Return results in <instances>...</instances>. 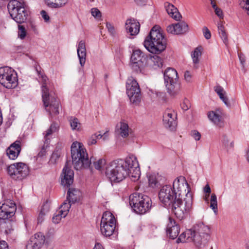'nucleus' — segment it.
<instances>
[{"mask_svg": "<svg viewBox=\"0 0 249 249\" xmlns=\"http://www.w3.org/2000/svg\"><path fill=\"white\" fill-rule=\"evenodd\" d=\"M58 127L57 124L53 123L50 127L43 133L44 141L46 145L50 144V139L52 137V134L58 130Z\"/></svg>", "mask_w": 249, "mask_h": 249, "instance_id": "33", "label": "nucleus"}, {"mask_svg": "<svg viewBox=\"0 0 249 249\" xmlns=\"http://www.w3.org/2000/svg\"><path fill=\"white\" fill-rule=\"evenodd\" d=\"M17 207L15 203L11 200H8L0 206V219L8 220L15 214Z\"/></svg>", "mask_w": 249, "mask_h": 249, "instance_id": "15", "label": "nucleus"}, {"mask_svg": "<svg viewBox=\"0 0 249 249\" xmlns=\"http://www.w3.org/2000/svg\"><path fill=\"white\" fill-rule=\"evenodd\" d=\"M47 5L50 8L58 9L64 7L69 0H45Z\"/></svg>", "mask_w": 249, "mask_h": 249, "instance_id": "35", "label": "nucleus"}, {"mask_svg": "<svg viewBox=\"0 0 249 249\" xmlns=\"http://www.w3.org/2000/svg\"><path fill=\"white\" fill-rule=\"evenodd\" d=\"M210 207L213 210L215 214H217L218 212V204L217 196L215 194L211 195Z\"/></svg>", "mask_w": 249, "mask_h": 249, "instance_id": "40", "label": "nucleus"}, {"mask_svg": "<svg viewBox=\"0 0 249 249\" xmlns=\"http://www.w3.org/2000/svg\"><path fill=\"white\" fill-rule=\"evenodd\" d=\"M51 203L49 201H46L42 205L40 212L47 214L50 210Z\"/></svg>", "mask_w": 249, "mask_h": 249, "instance_id": "50", "label": "nucleus"}, {"mask_svg": "<svg viewBox=\"0 0 249 249\" xmlns=\"http://www.w3.org/2000/svg\"><path fill=\"white\" fill-rule=\"evenodd\" d=\"M191 135L196 141H199L201 138L200 133L196 130H192Z\"/></svg>", "mask_w": 249, "mask_h": 249, "instance_id": "55", "label": "nucleus"}, {"mask_svg": "<svg viewBox=\"0 0 249 249\" xmlns=\"http://www.w3.org/2000/svg\"><path fill=\"white\" fill-rule=\"evenodd\" d=\"M106 27L110 35L112 36H115V30L114 26L110 23L107 22Z\"/></svg>", "mask_w": 249, "mask_h": 249, "instance_id": "53", "label": "nucleus"}, {"mask_svg": "<svg viewBox=\"0 0 249 249\" xmlns=\"http://www.w3.org/2000/svg\"><path fill=\"white\" fill-rule=\"evenodd\" d=\"M214 11H215V14L218 17H219V18H223V12L220 8L217 7V8L214 9Z\"/></svg>", "mask_w": 249, "mask_h": 249, "instance_id": "62", "label": "nucleus"}, {"mask_svg": "<svg viewBox=\"0 0 249 249\" xmlns=\"http://www.w3.org/2000/svg\"><path fill=\"white\" fill-rule=\"evenodd\" d=\"M95 168L99 171H102L106 168L107 164H106V160L104 159H99L98 160L94 162Z\"/></svg>", "mask_w": 249, "mask_h": 249, "instance_id": "43", "label": "nucleus"}, {"mask_svg": "<svg viewBox=\"0 0 249 249\" xmlns=\"http://www.w3.org/2000/svg\"><path fill=\"white\" fill-rule=\"evenodd\" d=\"M77 55L81 67H83L86 62V49L85 42L84 40L79 42L77 48Z\"/></svg>", "mask_w": 249, "mask_h": 249, "instance_id": "28", "label": "nucleus"}, {"mask_svg": "<svg viewBox=\"0 0 249 249\" xmlns=\"http://www.w3.org/2000/svg\"><path fill=\"white\" fill-rule=\"evenodd\" d=\"M102 138V134L95 133L92 135L88 139V144L89 145L95 144L97 143V140Z\"/></svg>", "mask_w": 249, "mask_h": 249, "instance_id": "45", "label": "nucleus"}, {"mask_svg": "<svg viewBox=\"0 0 249 249\" xmlns=\"http://www.w3.org/2000/svg\"><path fill=\"white\" fill-rule=\"evenodd\" d=\"M8 174L13 179L21 180L29 174L28 166L23 162H16L9 165L7 169Z\"/></svg>", "mask_w": 249, "mask_h": 249, "instance_id": "10", "label": "nucleus"}, {"mask_svg": "<svg viewBox=\"0 0 249 249\" xmlns=\"http://www.w3.org/2000/svg\"><path fill=\"white\" fill-rule=\"evenodd\" d=\"M194 229L195 247L197 249H203L210 241L212 232L211 227L203 222H198L194 226Z\"/></svg>", "mask_w": 249, "mask_h": 249, "instance_id": "6", "label": "nucleus"}, {"mask_svg": "<svg viewBox=\"0 0 249 249\" xmlns=\"http://www.w3.org/2000/svg\"><path fill=\"white\" fill-rule=\"evenodd\" d=\"M140 25L139 22L134 19H129L126 21L125 29L130 36H136L140 31Z\"/></svg>", "mask_w": 249, "mask_h": 249, "instance_id": "25", "label": "nucleus"}, {"mask_svg": "<svg viewBox=\"0 0 249 249\" xmlns=\"http://www.w3.org/2000/svg\"><path fill=\"white\" fill-rule=\"evenodd\" d=\"M36 71L39 76V78L42 82L41 92L43 105L46 110L52 116H54L59 114V101L56 98L54 92L53 90H50L47 84L48 78L39 71L36 67Z\"/></svg>", "mask_w": 249, "mask_h": 249, "instance_id": "1", "label": "nucleus"}, {"mask_svg": "<svg viewBox=\"0 0 249 249\" xmlns=\"http://www.w3.org/2000/svg\"><path fill=\"white\" fill-rule=\"evenodd\" d=\"M209 120L216 126L221 128L224 125V119L219 110L210 111L207 113Z\"/></svg>", "mask_w": 249, "mask_h": 249, "instance_id": "23", "label": "nucleus"}, {"mask_svg": "<svg viewBox=\"0 0 249 249\" xmlns=\"http://www.w3.org/2000/svg\"><path fill=\"white\" fill-rule=\"evenodd\" d=\"M101 224L107 225H116V220L110 212L106 211L103 214Z\"/></svg>", "mask_w": 249, "mask_h": 249, "instance_id": "32", "label": "nucleus"}, {"mask_svg": "<svg viewBox=\"0 0 249 249\" xmlns=\"http://www.w3.org/2000/svg\"><path fill=\"white\" fill-rule=\"evenodd\" d=\"M148 179L149 186L155 188L160 185L162 177L158 174H151L148 176Z\"/></svg>", "mask_w": 249, "mask_h": 249, "instance_id": "34", "label": "nucleus"}, {"mask_svg": "<svg viewBox=\"0 0 249 249\" xmlns=\"http://www.w3.org/2000/svg\"><path fill=\"white\" fill-rule=\"evenodd\" d=\"M159 197L161 202L166 207H170L178 198L170 185L162 187L159 192Z\"/></svg>", "mask_w": 249, "mask_h": 249, "instance_id": "14", "label": "nucleus"}, {"mask_svg": "<svg viewBox=\"0 0 249 249\" xmlns=\"http://www.w3.org/2000/svg\"><path fill=\"white\" fill-rule=\"evenodd\" d=\"M196 233L194 230L188 229L182 233L177 239V243L193 241L194 243Z\"/></svg>", "mask_w": 249, "mask_h": 249, "instance_id": "30", "label": "nucleus"}, {"mask_svg": "<svg viewBox=\"0 0 249 249\" xmlns=\"http://www.w3.org/2000/svg\"><path fill=\"white\" fill-rule=\"evenodd\" d=\"M21 149L20 142L16 141L7 148L6 154L10 159L14 160L18 157Z\"/></svg>", "mask_w": 249, "mask_h": 249, "instance_id": "24", "label": "nucleus"}, {"mask_svg": "<svg viewBox=\"0 0 249 249\" xmlns=\"http://www.w3.org/2000/svg\"><path fill=\"white\" fill-rule=\"evenodd\" d=\"M188 26L184 22L172 24L167 27V32L173 35H180L188 31Z\"/></svg>", "mask_w": 249, "mask_h": 249, "instance_id": "22", "label": "nucleus"}, {"mask_svg": "<svg viewBox=\"0 0 249 249\" xmlns=\"http://www.w3.org/2000/svg\"><path fill=\"white\" fill-rule=\"evenodd\" d=\"M129 204L136 213L140 214L145 213L152 207L149 197L137 193L129 196Z\"/></svg>", "mask_w": 249, "mask_h": 249, "instance_id": "7", "label": "nucleus"}, {"mask_svg": "<svg viewBox=\"0 0 249 249\" xmlns=\"http://www.w3.org/2000/svg\"><path fill=\"white\" fill-rule=\"evenodd\" d=\"M9 13L16 22L21 23L27 19V12L23 0H11L7 5Z\"/></svg>", "mask_w": 249, "mask_h": 249, "instance_id": "8", "label": "nucleus"}, {"mask_svg": "<svg viewBox=\"0 0 249 249\" xmlns=\"http://www.w3.org/2000/svg\"><path fill=\"white\" fill-rule=\"evenodd\" d=\"M203 34L206 39H209L211 37V34L210 30L206 27H204L202 29Z\"/></svg>", "mask_w": 249, "mask_h": 249, "instance_id": "54", "label": "nucleus"}, {"mask_svg": "<svg viewBox=\"0 0 249 249\" xmlns=\"http://www.w3.org/2000/svg\"><path fill=\"white\" fill-rule=\"evenodd\" d=\"M151 61L153 63L154 69L160 68L163 65L162 59L158 55H154L151 57Z\"/></svg>", "mask_w": 249, "mask_h": 249, "instance_id": "41", "label": "nucleus"}, {"mask_svg": "<svg viewBox=\"0 0 249 249\" xmlns=\"http://www.w3.org/2000/svg\"><path fill=\"white\" fill-rule=\"evenodd\" d=\"M164 7L168 14L171 17L177 21L180 20L181 16L174 5L166 2L164 4Z\"/></svg>", "mask_w": 249, "mask_h": 249, "instance_id": "31", "label": "nucleus"}, {"mask_svg": "<svg viewBox=\"0 0 249 249\" xmlns=\"http://www.w3.org/2000/svg\"><path fill=\"white\" fill-rule=\"evenodd\" d=\"M177 76H178V73L177 71L173 68H168L164 72V78L168 77H177Z\"/></svg>", "mask_w": 249, "mask_h": 249, "instance_id": "46", "label": "nucleus"}, {"mask_svg": "<svg viewBox=\"0 0 249 249\" xmlns=\"http://www.w3.org/2000/svg\"><path fill=\"white\" fill-rule=\"evenodd\" d=\"M241 6L245 9L249 15V0H242L240 3Z\"/></svg>", "mask_w": 249, "mask_h": 249, "instance_id": "52", "label": "nucleus"}, {"mask_svg": "<svg viewBox=\"0 0 249 249\" xmlns=\"http://www.w3.org/2000/svg\"><path fill=\"white\" fill-rule=\"evenodd\" d=\"M73 171L69 166V162H66L61 174V184L64 186H70L73 181Z\"/></svg>", "mask_w": 249, "mask_h": 249, "instance_id": "20", "label": "nucleus"}, {"mask_svg": "<svg viewBox=\"0 0 249 249\" xmlns=\"http://www.w3.org/2000/svg\"><path fill=\"white\" fill-rule=\"evenodd\" d=\"M0 249H9L8 244L5 241H0Z\"/></svg>", "mask_w": 249, "mask_h": 249, "instance_id": "64", "label": "nucleus"}, {"mask_svg": "<svg viewBox=\"0 0 249 249\" xmlns=\"http://www.w3.org/2000/svg\"><path fill=\"white\" fill-rule=\"evenodd\" d=\"M177 114L171 109H166L163 115V124L170 130H174L177 126Z\"/></svg>", "mask_w": 249, "mask_h": 249, "instance_id": "17", "label": "nucleus"}, {"mask_svg": "<svg viewBox=\"0 0 249 249\" xmlns=\"http://www.w3.org/2000/svg\"><path fill=\"white\" fill-rule=\"evenodd\" d=\"M172 187L177 197H186L188 194H192L189 184L183 176L177 178L174 180Z\"/></svg>", "mask_w": 249, "mask_h": 249, "instance_id": "12", "label": "nucleus"}, {"mask_svg": "<svg viewBox=\"0 0 249 249\" xmlns=\"http://www.w3.org/2000/svg\"><path fill=\"white\" fill-rule=\"evenodd\" d=\"M0 230L7 236L11 234L13 231V229L12 228L11 221H4L3 222L1 223Z\"/></svg>", "mask_w": 249, "mask_h": 249, "instance_id": "37", "label": "nucleus"}, {"mask_svg": "<svg viewBox=\"0 0 249 249\" xmlns=\"http://www.w3.org/2000/svg\"><path fill=\"white\" fill-rule=\"evenodd\" d=\"M126 93L130 102L138 104L141 101V90L137 81L132 76L128 77L126 83Z\"/></svg>", "mask_w": 249, "mask_h": 249, "instance_id": "11", "label": "nucleus"}, {"mask_svg": "<svg viewBox=\"0 0 249 249\" xmlns=\"http://www.w3.org/2000/svg\"><path fill=\"white\" fill-rule=\"evenodd\" d=\"M69 122L73 130H78L80 128V124L77 118L71 117L70 118Z\"/></svg>", "mask_w": 249, "mask_h": 249, "instance_id": "44", "label": "nucleus"}, {"mask_svg": "<svg viewBox=\"0 0 249 249\" xmlns=\"http://www.w3.org/2000/svg\"><path fill=\"white\" fill-rule=\"evenodd\" d=\"M214 90L218 95L219 98L225 94H227L226 91L224 90V88L219 85H216L214 87Z\"/></svg>", "mask_w": 249, "mask_h": 249, "instance_id": "48", "label": "nucleus"}, {"mask_svg": "<svg viewBox=\"0 0 249 249\" xmlns=\"http://www.w3.org/2000/svg\"><path fill=\"white\" fill-rule=\"evenodd\" d=\"M71 205L66 201H64L57 211L53 215L52 218V221L54 224L59 223L62 218H65L68 214Z\"/></svg>", "mask_w": 249, "mask_h": 249, "instance_id": "21", "label": "nucleus"}, {"mask_svg": "<svg viewBox=\"0 0 249 249\" xmlns=\"http://www.w3.org/2000/svg\"><path fill=\"white\" fill-rule=\"evenodd\" d=\"M28 27L30 29L34 32L35 34H37L38 32L37 26L36 22L33 20L30 21L28 25Z\"/></svg>", "mask_w": 249, "mask_h": 249, "instance_id": "51", "label": "nucleus"}, {"mask_svg": "<svg viewBox=\"0 0 249 249\" xmlns=\"http://www.w3.org/2000/svg\"><path fill=\"white\" fill-rule=\"evenodd\" d=\"M131 68L137 72H142L146 64V57L139 49L133 51L131 57Z\"/></svg>", "mask_w": 249, "mask_h": 249, "instance_id": "13", "label": "nucleus"}, {"mask_svg": "<svg viewBox=\"0 0 249 249\" xmlns=\"http://www.w3.org/2000/svg\"><path fill=\"white\" fill-rule=\"evenodd\" d=\"M166 88L170 96L175 97L178 95L180 91V85L178 82V76L164 78Z\"/></svg>", "mask_w": 249, "mask_h": 249, "instance_id": "16", "label": "nucleus"}, {"mask_svg": "<svg viewBox=\"0 0 249 249\" xmlns=\"http://www.w3.org/2000/svg\"><path fill=\"white\" fill-rule=\"evenodd\" d=\"M193 196L188 194L186 197L178 198L170 206L172 212L180 220L188 216L192 210Z\"/></svg>", "mask_w": 249, "mask_h": 249, "instance_id": "5", "label": "nucleus"}, {"mask_svg": "<svg viewBox=\"0 0 249 249\" xmlns=\"http://www.w3.org/2000/svg\"><path fill=\"white\" fill-rule=\"evenodd\" d=\"M130 128L127 122L122 120L118 123L116 126V132L123 138H126L129 135Z\"/></svg>", "mask_w": 249, "mask_h": 249, "instance_id": "29", "label": "nucleus"}, {"mask_svg": "<svg viewBox=\"0 0 249 249\" xmlns=\"http://www.w3.org/2000/svg\"><path fill=\"white\" fill-rule=\"evenodd\" d=\"M41 15L45 22H48L50 20V17L47 12L42 10L40 12Z\"/></svg>", "mask_w": 249, "mask_h": 249, "instance_id": "60", "label": "nucleus"}, {"mask_svg": "<svg viewBox=\"0 0 249 249\" xmlns=\"http://www.w3.org/2000/svg\"><path fill=\"white\" fill-rule=\"evenodd\" d=\"M217 27L219 36H220L224 43L226 44L228 41L227 36L222 23H219L218 24Z\"/></svg>", "mask_w": 249, "mask_h": 249, "instance_id": "42", "label": "nucleus"}, {"mask_svg": "<svg viewBox=\"0 0 249 249\" xmlns=\"http://www.w3.org/2000/svg\"><path fill=\"white\" fill-rule=\"evenodd\" d=\"M81 196V193L79 190L73 188H70L67 193V199L65 201L69 203L71 205V203H74L79 201Z\"/></svg>", "mask_w": 249, "mask_h": 249, "instance_id": "27", "label": "nucleus"}, {"mask_svg": "<svg viewBox=\"0 0 249 249\" xmlns=\"http://www.w3.org/2000/svg\"><path fill=\"white\" fill-rule=\"evenodd\" d=\"M169 223L167 227V233L171 238L174 239L178 236L180 228L174 220L169 218Z\"/></svg>", "mask_w": 249, "mask_h": 249, "instance_id": "26", "label": "nucleus"}, {"mask_svg": "<svg viewBox=\"0 0 249 249\" xmlns=\"http://www.w3.org/2000/svg\"><path fill=\"white\" fill-rule=\"evenodd\" d=\"M204 191L206 194L205 195V200L206 201H208V197L209 196V195L211 192V189L210 187V186L208 184H207L204 188Z\"/></svg>", "mask_w": 249, "mask_h": 249, "instance_id": "58", "label": "nucleus"}, {"mask_svg": "<svg viewBox=\"0 0 249 249\" xmlns=\"http://www.w3.org/2000/svg\"><path fill=\"white\" fill-rule=\"evenodd\" d=\"M91 15L95 18H98L101 17V14L100 11L97 8H92L91 10Z\"/></svg>", "mask_w": 249, "mask_h": 249, "instance_id": "56", "label": "nucleus"}, {"mask_svg": "<svg viewBox=\"0 0 249 249\" xmlns=\"http://www.w3.org/2000/svg\"><path fill=\"white\" fill-rule=\"evenodd\" d=\"M201 47H198L192 53L191 57L195 65L198 64L199 62V57L201 55ZM195 67L197 68L196 66Z\"/></svg>", "mask_w": 249, "mask_h": 249, "instance_id": "39", "label": "nucleus"}, {"mask_svg": "<svg viewBox=\"0 0 249 249\" xmlns=\"http://www.w3.org/2000/svg\"><path fill=\"white\" fill-rule=\"evenodd\" d=\"M166 39L158 25H155L151 29L143 42L145 48L149 52L155 54L162 52L166 49Z\"/></svg>", "mask_w": 249, "mask_h": 249, "instance_id": "3", "label": "nucleus"}, {"mask_svg": "<svg viewBox=\"0 0 249 249\" xmlns=\"http://www.w3.org/2000/svg\"><path fill=\"white\" fill-rule=\"evenodd\" d=\"M116 225H107L100 224V230L103 235L105 236H110L115 231Z\"/></svg>", "mask_w": 249, "mask_h": 249, "instance_id": "36", "label": "nucleus"}, {"mask_svg": "<svg viewBox=\"0 0 249 249\" xmlns=\"http://www.w3.org/2000/svg\"><path fill=\"white\" fill-rule=\"evenodd\" d=\"M220 99L227 107H231V104L229 101V99L227 96V94H225L221 98H220Z\"/></svg>", "mask_w": 249, "mask_h": 249, "instance_id": "59", "label": "nucleus"}, {"mask_svg": "<svg viewBox=\"0 0 249 249\" xmlns=\"http://www.w3.org/2000/svg\"><path fill=\"white\" fill-rule=\"evenodd\" d=\"M222 142L224 148L227 151L231 150L234 146V142L230 140L226 135H223L222 138Z\"/></svg>", "mask_w": 249, "mask_h": 249, "instance_id": "38", "label": "nucleus"}, {"mask_svg": "<svg viewBox=\"0 0 249 249\" xmlns=\"http://www.w3.org/2000/svg\"><path fill=\"white\" fill-rule=\"evenodd\" d=\"M60 156L61 153L59 150L54 151L51 156L50 160V162L51 163L55 164L58 161Z\"/></svg>", "mask_w": 249, "mask_h": 249, "instance_id": "47", "label": "nucleus"}, {"mask_svg": "<svg viewBox=\"0 0 249 249\" xmlns=\"http://www.w3.org/2000/svg\"><path fill=\"white\" fill-rule=\"evenodd\" d=\"M18 36L20 39H23L26 36V31L25 27L23 25H19L18 26Z\"/></svg>", "mask_w": 249, "mask_h": 249, "instance_id": "49", "label": "nucleus"}, {"mask_svg": "<svg viewBox=\"0 0 249 249\" xmlns=\"http://www.w3.org/2000/svg\"><path fill=\"white\" fill-rule=\"evenodd\" d=\"M184 79L187 82H191L192 79V74L190 71H185L184 73Z\"/></svg>", "mask_w": 249, "mask_h": 249, "instance_id": "61", "label": "nucleus"}, {"mask_svg": "<svg viewBox=\"0 0 249 249\" xmlns=\"http://www.w3.org/2000/svg\"><path fill=\"white\" fill-rule=\"evenodd\" d=\"M0 84L8 89L16 88L18 84L16 71L8 67L0 68Z\"/></svg>", "mask_w": 249, "mask_h": 249, "instance_id": "9", "label": "nucleus"}, {"mask_svg": "<svg viewBox=\"0 0 249 249\" xmlns=\"http://www.w3.org/2000/svg\"><path fill=\"white\" fill-rule=\"evenodd\" d=\"M49 144H47V145H46V144L45 143V141L44 142V144L42 146L41 150L38 154V156L39 157H43L46 154V150L47 148L49 146Z\"/></svg>", "mask_w": 249, "mask_h": 249, "instance_id": "57", "label": "nucleus"}, {"mask_svg": "<svg viewBox=\"0 0 249 249\" xmlns=\"http://www.w3.org/2000/svg\"><path fill=\"white\" fill-rule=\"evenodd\" d=\"M45 241V236L41 232H38L31 236L28 241L25 249H40Z\"/></svg>", "mask_w": 249, "mask_h": 249, "instance_id": "18", "label": "nucleus"}, {"mask_svg": "<svg viewBox=\"0 0 249 249\" xmlns=\"http://www.w3.org/2000/svg\"><path fill=\"white\" fill-rule=\"evenodd\" d=\"M71 156L74 168L80 170L89 167L91 159L89 160L87 150L82 143L75 142L71 145Z\"/></svg>", "mask_w": 249, "mask_h": 249, "instance_id": "4", "label": "nucleus"}, {"mask_svg": "<svg viewBox=\"0 0 249 249\" xmlns=\"http://www.w3.org/2000/svg\"><path fill=\"white\" fill-rule=\"evenodd\" d=\"M129 159L132 162L128 164V176L134 178V180H137L140 178L141 174L138 161L136 157L133 155H129Z\"/></svg>", "mask_w": 249, "mask_h": 249, "instance_id": "19", "label": "nucleus"}, {"mask_svg": "<svg viewBox=\"0 0 249 249\" xmlns=\"http://www.w3.org/2000/svg\"><path fill=\"white\" fill-rule=\"evenodd\" d=\"M46 213H41L40 211V213L38 214V217H37V222L38 223H41L44 220V218L45 215H46Z\"/></svg>", "mask_w": 249, "mask_h": 249, "instance_id": "63", "label": "nucleus"}, {"mask_svg": "<svg viewBox=\"0 0 249 249\" xmlns=\"http://www.w3.org/2000/svg\"><path fill=\"white\" fill-rule=\"evenodd\" d=\"M129 156L124 160L119 159L107 163L106 175L111 182H119L128 176V164L132 163Z\"/></svg>", "mask_w": 249, "mask_h": 249, "instance_id": "2", "label": "nucleus"}]
</instances>
